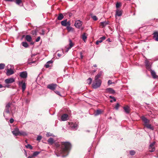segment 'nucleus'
Returning <instances> with one entry per match:
<instances>
[{"instance_id": "nucleus-50", "label": "nucleus", "mask_w": 158, "mask_h": 158, "mask_svg": "<svg viewBox=\"0 0 158 158\" xmlns=\"http://www.w3.org/2000/svg\"><path fill=\"white\" fill-rule=\"evenodd\" d=\"M113 83H112V81L111 80H109L108 81V85H111V84H113Z\"/></svg>"}, {"instance_id": "nucleus-43", "label": "nucleus", "mask_w": 158, "mask_h": 158, "mask_svg": "<svg viewBox=\"0 0 158 158\" xmlns=\"http://www.w3.org/2000/svg\"><path fill=\"white\" fill-rule=\"evenodd\" d=\"M94 21H96L98 19L97 17L96 16H93L92 17Z\"/></svg>"}, {"instance_id": "nucleus-18", "label": "nucleus", "mask_w": 158, "mask_h": 158, "mask_svg": "<svg viewBox=\"0 0 158 158\" xmlns=\"http://www.w3.org/2000/svg\"><path fill=\"white\" fill-rule=\"evenodd\" d=\"M106 91L111 94H114L115 93V91L112 88H108L106 89Z\"/></svg>"}, {"instance_id": "nucleus-46", "label": "nucleus", "mask_w": 158, "mask_h": 158, "mask_svg": "<svg viewBox=\"0 0 158 158\" xmlns=\"http://www.w3.org/2000/svg\"><path fill=\"white\" fill-rule=\"evenodd\" d=\"M54 92H55V93H56V94H57V95H59L60 96V92L58 91H57V90H54Z\"/></svg>"}, {"instance_id": "nucleus-56", "label": "nucleus", "mask_w": 158, "mask_h": 158, "mask_svg": "<svg viewBox=\"0 0 158 158\" xmlns=\"http://www.w3.org/2000/svg\"><path fill=\"white\" fill-rule=\"evenodd\" d=\"M42 33H41L40 34L42 35H44V34L45 31H44V30H42Z\"/></svg>"}, {"instance_id": "nucleus-5", "label": "nucleus", "mask_w": 158, "mask_h": 158, "mask_svg": "<svg viewBox=\"0 0 158 158\" xmlns=\"http://www.w3.org/2000/svg\"><path fill=\"white\" fill-rule=\"evenodd\" d=\"M144 63L146 67L148 70L151 69L152 63L150 62L147 59L145 60Z\"/></svg>"}, {"instance_id": "nucleus-24", "label": "nucleus", "mask_w": 158, "mask_h": 158, "mask_svg": "<svg viewBox=\"0 0 158 158\" xmlns=\"http://www.w3.org/2000/svg\"><path fill=\"white\" fill-rule=\"evenodd\" d=\"M25 40L28 42H31L32 40V38L30 35H27L25 36Z\"/></svg>"}, {"instance_id": "nucleus-30", "label": "nucleus", "mask_w": 158, "mask_h": 158, "mask_svg": "<svg viewBox=\"0 0 158 158\" xmlns=\"http://www.w3.org/2000/svg\"><path fill=\"white\" fill-rule=\"evenodd\" d=\"M31 59H28V64H29L30 65H31L32 64L35 63V65H36V64L35 63L36 62V61L35 60H32L30 62Z\"/></svg>"}, {"instance_id": "nucleus-45", "label": "nucleus", "mask_w": 158, "mask_h": 158, "mask_svg": "<svg viewBox=\"0 0 158 158\" xmlns=\"http://www.w3.org/2000/svg\"><path fill=\"white\" fill-rule=\"evenodd\" d=\"M102 40H100V39H99V40H97L96 41V44L97 45H98L99 44V43H101L102 42Z\"/></svg>"}, {"instance_id": "nucleus-44", "label": "nucleus", "mask_w": 158, "mask_h": 158, "mask_svg": "<svg viewBox=\"0 0 158 158\" xmlns=\"http://www.w3.org/2000/svg\"><path fill=\"white\" fill-rule=\"evenodd\" d=\"M42 139V136L40 135L38 136L37 138V140L38 141H40Z\"/></svg>"}, {"instance_id": "nucleus-17", "label": "nucleus", "mask_w": 158, "mask_h": 158, "mask_svg": "<svg viewBox=\"0 0 158 158\" xmlns=\"http://www.w3.org/2000/svg\"><path fill=\"white\" fill-rule=\"evenodd\" d=\"M153 38L154 40L156 41H158V32L154 31L153 34Z\"/></svg>"}, {"instance_id": "nucleus-6", "label": "nucleus", "mask_w": 158, "mask_h": 158, "mask_svg": "<svg viewBox=\"0 0 158 158\" xmlns=\"http://www.w3.org/2000/svg\"><path fill=\"white\" fill-rule=\"evenodd\" d=\"M61 23L62 26L67 27L68 26H70L71 25L70 21H67V19H66L61 22Z\"/></svg>"}, {"instance_id": "nucleus-63", "label": "nucleus", "mask_w": 158, "mask_h": 158, "mask_svg": "<svg viewBox=\"0 0 158 158\" xmlns=\"http://www.w3.org/2000/svg\"><path fill=\"white\" fill-rule=\"evenodd\" d=\"M3 87L2 85L1 84H0V88H2Z\"/></svg>"}, {"instance_id": "nucleus-62", "label": "nucleus", "mask_w": 158, "mask_h": 158, "mask_svg": "<svg viewBox=\"0 0 158 158\" xmlns=\"http://www.w3.org/2000/svg\"><path fill=\"white\" fill-rule=\"evenodd\" d=\"M93 66L94 67H97V65L96 64H95Z\"/></svg>"}, {"instance_id": "nucleus-21", "label": "nucleus", "mask_w": 158, "mask_h": 158, "mask_svg": "<svg viewBox=\"0 0 158 158\" xmlns=\"http://www.w3.org/2000/svg\"><path fill=\"white\" fill-rule=\"evenodd\" d=\"M54 142V139L51 137L48 140V143L50 145L53 144Z\"/></svg>"}, {"instance_id": "nucleus-59", "label": "nucleus", "mask_w": 158, "mask_h": 158, "mask_svg": "<svg viewBox=\"0 0 158 158\" xmlns=\"http://www.w3.org/2000/svg\"><path fill=\"white\" fill-rule=\"evenodd\" d=\"M106 41H107L109 42H111V41H110V38H108V39L106 40Z\"/></svg>"}, {"instance_id": "nucleus-31", "label": "nucleus", "mask_w": 158, "mask_h": 158, "mask_svg": "<svg viewBox=\"0 0 158 158\" xmlns=\"http://www.w3.org/2000/svg\"><path fill=\"white\" fill-rule=\"evenodd\" d=\"M67 29L68 30V31H73V29L72 27H71L70 26H68L67 27H66Z\"/></svg>"}, {"instance_id": "nucleus-7", "label": "nucleus", "mask_w": 158, "mask_h": 158, "mask_svg": "<svg viewBox=\"0 0 158 158\" xmlns=\"http://www.w3.org/2000/svg\"><path fill=\"white\" fill-rule=\"evenodd\" d=\"M155 143V142H154L150 144L149 147V152H153L155 150V148L154 147V145Z\"/></svg>"}, {"instance_id": "nucleus-49", "label": "nucleus", "mask_w": 158, "mask_h": 158, "mask_svg": "<svg viewBox=\"0 0 158 158\" xmlns=\"http://www.w3.org/2000/svg\"><path fill=\"white\" fill-rule=\"evenodd\" d=\"M106 38L105 36H103V37H101L99 39L101 40H102V41L103 40H105L106 39Z\"/></svg>"}, {"instance_id": "nucleus-28", "label": "nucleus", "mask_w": 158, "mask_h": 158, "mask_svg": "<svg viewBox=\"0 0 158 158\" xmlns=\"http://www.w3.org/2000/svg\"><path fill=\"white\" fill-rule=\"evenodd\" d=\"M64 17L63 14L61 13H60L57 17V19L58 20H60L63 19Z\"/></svg>"}, {"instance_id": "nucleus-38", "label": "nucleus", "mask_w": 158, "mask_h": 158, "mask_svg": "<svg viewBox=\"0 0 158 158\" xmlns=\"http://www.w3.org/2000/svg\"><path fill=\"white\" fill-rule=\"evenodd\" d=\"M25 146L26 148H29L31 150L33 148L32 146L30 144H28Z\"/></svg>"}, {"instance_id": "nucleus-8", "label": "nucleus", "mask_w": 158, "mask_h": 158, "mask_svg": "<svg viewBox=\"0 0 158 158\" xmlns=\"http://www.w3.org/2000/svg\"><path fill=\"white\" fill-rule=\"evenodd\" d=\"M19 86H21L22 91L23 92L25 91L26 88V84L23 81H19Z\"/></svg>"}, {"instance_id": "nucleus-47", "label": "nucleus", "mask_w": 158, "mask_h": 158, "mask_svg": "<svg viewBox=\"0 0 158 158\" xmlns=\"http://www.w3.org/2000/svg\"><path fill=\"white\" fill-rule=\"evenodd\" d=\"M120 6V4L119 3L117 2L116 4V7L117 8H119Z\"/></svg>"}, {"instance_id": "nucleus-2", "label": "nucleus", "mask_w": 158, "mask_h": 158, "mask_svg": "<svg viewBox=\"0 0 158 158\" xmlns=\"http://www.w3.org/2000/svg\"><path fill=\"white\" fill-rule=\"evenodd\" d=\"M141 118L143 121L144 122V125L146 127L148 128L151 129L152 130H154V128L151 125L149 124L150 122L149 120L147 119L144 116H142L141 117Z\"/></svg>"}, {"instance_id": "nucleus-42", "label": "nucleus", "mask_w": 158, "mask_h": 158, "mask_svg": "<svg viewBox=\"0 0 158 158\" xmlns=\"http://www.w3.org/2000/svg\"><path fill=\"white\" fill-rule=\"evenodd\" d=\"M119 105L118 103H117L116 104V106H115L114 108L116 110H118V109L119 107Z\"/></svg>"}, {"instance_id": "nucleus-16", "label": "nucleus", "mask_w": 158, "mask_h": 158, "mask_svg": "<svg viewBox=\"0 0 158 158\" xmlns=\"http://www.w3.org/2000/svg\"><path fill=\"white\" fill-rule=\"evenodd\" d=\"M68 115L67 114H64L61 116V119L62 121H65L68 119Z\"/></svg>"}, {"instance_id": "nucleus-15", "label": "nucleus", "mask_w": 158, "mask_h": 158, "mask_svg": "<svg viewBox=\"0 0 158 158\" xmlns=\"http://www.w3.org/2000/svg\"><path fill=\"white\" fill-rule=\"evenodd\" d=\"M149 71H150L152 76L153 78L157 79L158 78V76L156 75V72L154 70L151 69Z\"/></svg>"}, {"instance_id": "nucleus-40", "label": "nucleus", "mask_w": 158, "mask_h": 158, "mask_svg": "<svg viewBox=\"0 0 158 158\" xmlns=\"http://www.w3.org/2000/svg\"><path fill=\"white\" fill-rule=\"evenodd\" d=\"M69 48H72V47H73V43L72 41L71 40H69Z\"/></svg>"}, {"instance_id": "nucleus-51", "label": "nucleus", "mask_w": 158, "mask_h": 158, "mask_svg": "<svg viewBox=\"0 0 158 158\" xmlns=\"http://www.w3.org/2000/svg\"><path fill=\"white\" fill-rule=\"evenodd\" d=\"M14 119L12 118H11L10 120V122L11 123H13L14 122Z\"/></svg>"}, {"instance_id": "nucleus-60", "label": "nucleus", "mask_w": 158, "mask_h": 158, "mask_svg": "<svg viewBox=\"0 0 158 158\" xmlns=\"http://www.w3.org/2000/svg\"><path fill=\"white\" fill-rule=\"evenodd\" d=\"M5 1L9 2H13L14 1V0H5Z\"/></svg>"}, {"instance_id": "nucleus-1", "label": "nucleus", "mask_w": 158, "mask_h": 158, "mask_svg": "<svg viewBox=\"0 0 158 158\" xmlns=\"http://www.w3.org/2000/svg\"><path fill=\"white\" fill-rule=\"evenodd\" d=\"M57 148L56 149L55 154L57 156H60V154H64L62 156H65L68 154L71 147V144L69 142H62L61 146L56 144Z\"/></svg>"}, {"instance_id": "nucleus-52", "label": "nucleus", "mask_w": 158, "mask_h": 158, "mask_svg": "<svg viewBox=\"0 0 158 158\" xmlns=\"http://www.w3.org/2000/svg\"><path fill=\"white\" fill-rule=\"evenodd\" d=\"M45 66L46 68H48L50 66V65H49V64H48L47 63H46V64H45Z\"/></svg>"}, {"instance_id": "nucleus-32", "label": "nucleus", "mask_w": 158, "mask_h": 158, "mask_svg": "<svg viewBox=\"0 0 158 158\" xmlns=\"http://www.w3.org/2000/svg\"><path fill=\"white\" fill-rule=\"evenodd\" d=\"M22 45L25 48H27L28 47V44L27 42H23L22 43Z\"/></svg>"}, {"instance_id": "nucleus-58", "label": "nucleus", "mask_w": 158, "mask_h": 158, "mask_svg": "<svg viewBox=\"0 0 158 158\" xmlns=\"http://www.w3.org/2000/svg\"><path fill=\"white\" fill-rule=\"evenodd\" d=\"M80 57L81 59H82L83 58V56L82 55V53L81 52L80 53Z\"/></svg>"}, {"instance_id": "nucleus-9", "label": "nucleus", "mask_w": 158, "mask_h": 158, "mask_svg": "<svg viewBox=\"0 0 158 158\" xmlns=\"http://www.w3.org/2000/svg\"><path fill=\"white\" fill-rule=\"evenodd\" d=\"M19 129L16 127L14 129L13 131H12V133L15 136H17L19 135Z\"/></svg>"}, {"instance_id": "nucleus-36", "label": "nucleus", "mask_w": 158, "mask_h": 158, "mask_svg": "<svg viewBox=\"0 0 158 158\" xmlns=\"http://www.w3.org/2000/svg\"><path fill=\"white\" fill-rule=\"evenodd\" d=\"M46 135L47 137H48L49 136H55V135L51 133L50 132H47Z\"/></svg>"}, {"instance_id": "nucleus-61", "label": "nucleus", "mask_w": 158, "mask_h": 158, "mask_svg": "<svg viewBox=\"0 0 158 158\" xmlns=\"http://www.w3.org/2000/svg\"><path fill=\"white\" fill-rule=\"evenodd\" d=\"M33 56H31V58L29 59H31L30 62L32 60H33V59H32V58L33 57Z\"/></svg>"}, {"instance_id": "nucleus-48", "label": "nucleus", "mask_w": 158, "mask_h": 158, "mask_svg": "<svg viewBox=\"0 0 158 158\" xmlns=\"http://www.w3.org/2000/svg\"><path fill=\"white\" fill-rule=\"evenodd\" d=\"M110 98H112V99H113V101H114V102L116 101V99L114 97H113V96H110Z\"/></svg>"}, {"instance_id": "nucleus-22", "label": "nucleus", "mask_w": 158, "mask_h": 158, "mask_svg": "<svg viewBox=\"0 0 158 158\" xmlns=\"http://www.w3.org/2000/svg\"><path fill=\"white\" fill-rule=\"evenodd\" d=\"M102 113V111L101 109H98L94 113V115L95 116L98 115H99L100 114Z\"/></svg>"}, {"instance_id": "nucleus-57", "label": "nucleus", "mask_w": 158, "mask_h": 158, "mask_svg": "<svg viewBox=\"0 0 158 158\" xmlns=\"http://www.w3.org/2000/svg\"><path fill=\"white\" fill-rule=\"evenodd\" d=\"M70 49V48H69V47L67 48L65 50V52H67L69 51V50Z\"/></svg>"}, {"instance_id": "nucleus-26", "label": "nucleus", "mask_w": 158, "mask_h": 158, "mask_svg": "<svg viewBox=\"0 0 158 158\" xmlns=\"http://www.w3.org/2000/svg\"><path fill=\"white\" fill-rule=\"evenodd\" d=\"M15 2L16 3L20 6H23V4L21 0H15Z\"/></svg>"}, {"instance_id": "nucleus-27", "label": "nucleus", "mask_w": 158, "mask_h": 158, "mask_svg": "<svg viewBox=\"0 0 158 158\" xmlns=\"http://www.w3.org/2000/svg\"><path fill=\"white\" fill-rule=\"evenodd\" d=\"M87 38V35L86 33H84L82 35V39L85 42V40Z\"/></svg>"}, {"instance_id": "nucleus-3", "label": "nucleus", "mask_w": 158, "mask_h": 158, "mask_svg": "<svg viewBox=\"0 0 158 158\" xmlns=\"http://www.w3.org/2000/svg\"><path fill=\"white\" fill-rule=\"evenodd\" d=\"M12 104L11 103H8L6 105L5 109L3 112V116L6 119V118L5 116L6 114H10V107Z\"/></svg>"}, {"instance_id": "nucleus-29", "label": "nucleus", "mask_w": 158, "mask_h": 158, "mask_svg": "<svg viewBox=\"0 0 158 158\" xmlns=\"http://www.w3.org/2000/svg\"><path fill=\"white\" fill-rule=\"evenodd\" d=\"M101 73H98L97 75H96L95 77V79L94 80H100V79H99V78H100L101 76Z\"/></svg>"}, {"instance_id": "nucleus-54", "label": "nucleus", "mask_w": 158, "mask_h": 158, "mask_svg": "<svg viewBox=\"0 0 158 158\" xmlns=\"http://www.w3.org/2000/svg\"><path fill=\"white\" fill-rule=\"evenodd\" d=\"M57 56L58 57H57V58L58 59L62 56V55L61 54H60L59 53H57Z\"/></svg>"}, {"instance_id": "nucleus-23", "label": "nucleus", "mask_w": 158, "mask_h": 158, "mask_svg": "<svg viewBox=\"0 0 158 158\" xmlns=\"http://www.w3.org/2000/svg\"><path fill=\"white\" fill-rule=\"evenodd\" d=\"M27 135V133L25 131H19V135L25 136Z\"/></svg>"}, {"instance_id": "nucleus-34", "label": "nucleus", "mask_w": 158, "mask_h": 158, "mask_svg": "<svg viewBox=\"0 0 158 158\" xmlns=\"http://www.w3.org/2000/svg\"><path fill=\"white\" fill-rule=\"evenodd\" d=\"M5 65L4 63L0 64V70L3 69L5 67Z\"/></svg>"}, {"instance_id": "nucleus-4", "label": "nucleus", "mask_w": 158, "mask_h": 158, "mask_svg": "<svg viewBox=\"0 0 158 158\" xmlns=\"http://www.w3.org/2000/svg\"><path fill=\"white\" fill-rule=\"evenodd\" d=\"M102 81L101 80H94L92 84L93 89H96L99 87L101 84Z\"/></svg>"}, {"instance_id": "nucleus-14", "label": "nucleus", "mask_w": 158, "mask_h": 158, "mask_svg": "<svg viewBox=\"0 0 158 158\" xmlns=\"http://www.w3.org/2000/svg\"><path fill=\"white\" fill-rule=\"evenodd\" d=\"M15 79L13 78H7L5 80V82L6 84L11 83L14 82Z\"/></svg>"}, {"instance_id": "nucleus-13", "label": "nucleus", "mask_w": 158, "mask_h": 158, "mask_svg": "<svg viewBox=\"0 0 158 158\" xmlns=\"http://www.w3.org/2000/svg\"><path fill=\"white\" fill-rule=\"evenodd\" d=\"M70 127L72 130H76L78 128V125L76 123H72L70 124Z\"/></svg>"}, {"instance_id": "nucleus-20", "label": "nucleus", "mask_w": 158, "mask_h": 158, "mask_svg": "<svg viewBox=\"0 0 158 158\" xmlns=\"http://www.w3.org/2000/svg\"><path fill=\"white\" fill-rule=\"evenodd\" d=\"M122 15V12L121 10H120L118 9H117L116 11L115 17L117 16H120Z\"/></svg>"}, {"instance_id": "nucleus-33", "label": "nucleus", "mask_w": 158, "mask_h": 158, "mask_svg": "<svg viewBox=\"0 0 158 158\" xmlns=\"http://www.w3.org/2000/svg\"><path fill=\"white\" fill-rule=\"evenodd\" d=\"M40 152H38V151L35 152L33 153L32 155L31 156H32V157L36 156L37 155H38L39 154Z\"/></svg>"}, {"instance_id": "nucleus-10", "label": "nucleus", "mask_w": 158, "mask_h": 158, "mask_svg": "<svg viewBox=\"0 0 158 158\" xmlns=\"http://www.w3.org/2000/svg\"><path fill=\"white\" fill-rule=\"evenodd\" d=\"M82 25V22L80 20H76L74 24L75 26L77 28H80L81 26Z\"/></svg>"}, {"instance_id": "nucleus-37", "label": "nucleus", "mask_w": 158, "mask_h": 158, "mask_svg": "<svg viewBox=\"0 0 158 158\" xmlns=\"http://www.w3.org/2000/svg\"><path fill=\"white\" fill-rule=\"evenodd\" d=\"M92 79L91 78H89L87 80V83L89 84V85H90L92 82Z\"/></svg>"}, {"instance_id": "nucleus-35", "label": "nucleus", "mask_w": 158, "mask_h": 158, "mask_svg": "<svg viewBox=\"0 0 158 158\" xmlns=\"http://www.w3.org/2000/svg\"><path fill=\"white\" fill-rule=\"evenodd\" d=\"M129 153L131 156H133L135 154V152L134 150H131L129 151Z\"/></svg>"}, {"instance_id": "nucleus-39", "label": "nucleus", "mask_w": 158, "mask_h": 158, "mask_svg": "<svg viewBox=\"0 0 158 158\" xmlns=\"http://www.w3.org/2000/svg\"><path fill=\"white\" fill-rule=\"evenodd\" d=\"M108 24V23L106 22H103L101 23V25L103 27H105Z\"/></svg>"}, {"instance_id": "nucleus-12", "label": "nucleus", "mask_w": 158, "mask_h": 158, "mask_svg": "<svg viewBox=\"0 0 158 158\" xmlns=\"http://www.w3.org/2000/svg\"><path fill=\"white\" fill-rule=\"evenodd\" d=\"M20 76L21 77L26 78L27 77V73L26 71L20 73Z\"/></svg>"}, {"instance_id": "nucleus-53", "label": "nucleus", "mask_w": 158, "mask_h": 158, "mask_svg": "<svg viewBox=\"0 0 158 158\" xmlns=\"http://www.w3.org/2000/svg\"><path fill=\"white\" fill-rule=\"evenodd\" d=\"M40 39V36H38L37 38L35 40V41L36 42H38L39 41Z\"/></svg>"}, {"instance_id": "nucleus-64", "label": "nucleus", "mask_w": 158, "mask_h": 158, "mask_svg": "<svg viewBox=\"0 0 158 158\" xmlns=\"http://www.w3.org/2000/svg\"><path fill=\"white\" fill-rule=\"evenodd\" d=\"M27 158H32V156H29Z\"/></svg>"}, {"instance_id": "nucleus-41", "label": "nucleus", "mask_w": 158, "mask_h": 158, "mask_svg": "<svg viewBox=\"0 0 158 158\" xmlns=\"http://www.w3.org/2000/svg\"><path fill=\"white\" fill-rule=\"evenodd\" d=\"M31 33L33 35H37V31L36 30H33L31 31Z\"/></svg>"}, {"instance_id": "nucleus-55", "label": "nucleus", "mask_w": 158, "mask_h": 158, "mask_svg": "<svg viewBox=\"0 0 158 158\" xmlns=\"http://www.w3.org/2000/svg\"><path fill=\"white\" fill-rule=\"evenodd\" d=\"M53 62V61L52 60H49L47 62V63L49 64H52Z\"/></svg>"}, {"instance_id": "nucleus-19", "label": "nucleus", "mask_w": 158, "mask_h": 158, "mask_svg": "<svg viewBox=\"0 0 158 158\" xmlns=\"http://www.w3.org/2000/svg\"><path fill=\"white\" fill-rule=\"evenodd\" d=\"M14 73V72L12 69H8L6 73V75L8 76H10L13 74Z\"/></svg>"}, {"instance_id": "nucleus-25", "label": "nucleus", "mask_w": 158, "mask_h": 158, "mask_svg": "<svg viewBox=\"0 0 158 158\" xmlns=\"http://www.w3.org/2000/svg\"><path fill=\"white\" fill-rule=\"evenodd\" d=\"M123 109L124 110L126 114H128L129 113L130 110L129 109V107L128 106H127L125 107H123Z\"/></svg>"}, {"instance_id": "nucleus-11", "label": "nucleus", "mask_w": 158, "mask_h": 158, "mask_svg": "<svg viewBox=\"0 0 158 158\" xmlns=\"http://www.w3.org/2000/svg\"><path fill=\"white\" fill-rule=\"evenodd\" d=\"M57 86V85L56 84H51L48 85L47 88L50 89L54 90Z\"/></svg>"}]
</instances>
